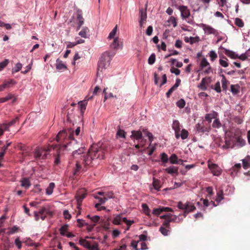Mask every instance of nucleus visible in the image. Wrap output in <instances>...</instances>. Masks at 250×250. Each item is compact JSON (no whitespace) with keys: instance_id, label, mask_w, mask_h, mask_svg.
<instances>
[{"instance_id":"obj_1","label":"nucleus","mask_w":250,"mask_h":250,"mask_svg":"<svg viewBox=\"0 0 250 250\" xmlns=\"http://www.w3.org/2000/svg\"><path fill=\"white\" fill-rule=\"evenodd\" d=\"M84 148H79L73 152V155L77 159L74 175H77L81 171H85L88 167H92L97 163L98 160L104 158L106 149L104 146L93 144L86 153H84Z\"/></svg>"},{"instance_id":"obj_2","label":"nucleus","mask_w":250,"mask_h":250,"mask_svg":"<svg viewBox=\"0 0 250 250\" xmlns=\"http://www.w3.org/2000/svg\"><path fill=\"white\" fill-rule=\"evenodd\" d=\"M73 135V131L71 129H68L67 131L63 130L60 131L56 137V141L59 144H53L51 147H53V149H55L57 148V146H58L60 150H62V151H72L75 149L73 151L74 152L78 150L79 148L76 149L78 147L79 145L76 140L74 139ZM72 156L73 158L76 159V161L77 160V159L74 158L73 155Z\"/></svg>"},{"instance_id":"obj_3","label":"nucleus","mask_w":250,"mask_h":250,"mask_svg":"<svg viewBox=\"0 0 250 250\" xmlns=\"http://www.w3.org/2000/svg\"><path fill=\"white\" fill-rule=\"evenodd\" d=\"M111 58L110 53L107 52L104 53L101 57L98 64V74L99 72H102L108 67L110 64Z\"/></svg>"},{"instance_id":"obj_4","label":"nucleus","mask_w":250,"mask_h":250,"mask_svg":"<svg viewBox=\"0 0 250 250\" xmlns=\"http://www.w3.org/2000/svg\"><path fill=\"white\" fill-rule=\"evenodd\" d=\"M51 145H49V147L47 149L43 147H37L34 152V156L37 160H44L47 157L48 152L51 151V148L53 149Z\"/></svg>"},{"instance_id":"obj_5","label":"nucleus","mask_w":250,"mask_h":250,"mask_svg":"<svg viewBox=\"0 0 250 250\" xmlns=\"http://www.w3.org/2000/svg\"><path fill=\"white\" fill-rule=\"evenodd\" d=\"M53 212L48 209L46 207H43L38 212H34V216L36 221H39L41 218L44 220L47 215L52 216Z\"/></svg>"},{"instance_id":"obj_6","label":"nucleus","mask_w":250,"mask_h":250,"mask_svg":"<svg viewBox=\"0 0 250 250\" xmlns=\"http://www.w3.org/2000/svg\"><path fill=\"white\" fill-rule=\"evenodd\" d=\"M122 222L125 223L127 225V230H128L131 225L134 223L133 220H128L125 217L122 218L121 214L115 216L112 221L113 223L116 225H120Z\"/></svg>"},{"instance_id":"obj_7","label":"nucleus","mask_w":250,"mask_h":250,"mask_svg":"<svg viewBox=\"0 0 250 250\" xmlns=\"http://www.w3.org/2000/svg\"><path fill=\"white\" fill-rule=\"evenodd\" d=\"M208 167L210 170L211 173L215 176H218L222 173L221 169L215 164H210L208 162Z\"/></svg>"},{"instance_id":"obj_8","label":"nucleus","mask_w":250,"mask_h":250,"mask_svg":"<svg viewBox=\"0 0 250 250\" xmlns=\"http://www.w3.org/2000/svg\"><path fill=\"white\" fill-rule=\"evenodd\" d=\"M113 193L112 191L104 193V197H100L97 195L95 196V198L99 200L101 204H104L109 199L113 198Z\"/></svg>"},{"instance_id":"obj_9","label":"nucleus","mask_w":250,"mask_h":250,"mask_svg":"<svg viewBox=\"0 0 250 250\" xmlns=\"http://www.w3.org/2000/svg\"><path fill=\"white\" fill-rule=\"evenodd\" d=\"M86 193L83 189H81L77 193L76 198L77 199V204L79 206L82 205L83 200L85 198Z\"/></svg>"},{"instance_id":"obj_10","label":"nucleus","mask_w":250,"mask_h":250,"mask_svg":"<svg viewBox=\"0 0 250 250\" xmlns=\"http://www.w3.org/2000/svg\"><path fill=\"white\" fill-rule=\"evenodd\" d=\"M139 16L140 18L139 23L140 26L142 27L144 22L146 20L147 14L146 10H144L143 8H140L139 10Z\"/></svg>"},{"instance_id":"obj_11","label":"nucleus","mask_w":250,"mask_h":250,"mask_svg":"<svg viewBox=\"0 0 250 250\" xmlns=\"http://www.w3.org/2000/svg\"><path fill=\"white\" fill-rule=\"evenodd\" d=\"M211 80L210 77H205L202 79L201 83L198 85L202 90H206L207 89V85L210 83Z\"/></svg>"},{"instance_id":"obj_12","label":"nucleus","mask_w":250,"mask_h":250,"mask_svg":"<svg viewBox=\"0 0 250 250\" xmlns=\"http://www.w3.org/2000/svg\"><path fill=\"white\" fill-rule=\"evenodd\" d=\"M179 9L181 12V16L183 19H186L190 16L189 10L187 6L184 5L180 6L179 7Z\"/></svg>"},{"instance_id":"obj_13","label":"nucleus","mask_w":250,"mask_h":250,"mask_svg":"<svg viewBox=\"0 0 250 250\" xmlns=\"http://www.w3.org/2000/svg\"><path fill=\"white\" fill-rule=\"evenodd\" d=\"M246 144V141L242 138L241 136H237L235 138L234 147H242L245 146Z\"/></svg>"},{"instance_id":"obj_14","label":"nucleus","mask_w":250,"mask_h":250,"mask_svg":"<svg viewBox=\"0 0 250 250\" xmlns=\"http://www.w3.org/2000/svg\"><path fill=\"white\" fill-rule=\"evenodd\" d=\"M130 137L132 140H139L143 137L142 132L140 130H132Z\"/></svg>"},{"instance_id":"obj_15","label":"nucleus","mask_w":250,"mask_h":250,"mask_svg":"<svg viewBox=\"0 0 250 250\" xmlns=\"http://www.w3.org/2000/svg\"><path fill=\"white\" fill-rule=\"evenodd\" d=\"M202 27L205 32L208 34L215 35L217 33V31L210 26L203 24Z\"/></svg>"},{"instance_id":"obj_16","label":"nucleus","mask_w":250,"mask_h":250,"mask_svg":"<svg viewBox=\"0 0 250 250\" xmlns=\"http://www.w3.org/2000/svg\"><path fill=\"white\" fill-rule=\"evenodd\" d=\"M169 215L170 216H169L168 220L164 221V222H163V225L168 229H170V223L172 222H175L177 219V216L176 215H173L170 213H169Z\"/></svg>"},{"instance_id":"obj_17","label":"nucleus","mask_w":250,"mask_h":250,"mask_svg":"<svg viewBox=\"0 0 250 250\" xmlns=\"http://www.w3.org/2000/svg\"><path fill=\"white\" fill-rule=\"evenodd\" d=\"M196 209V207L192 204L187 202L186 203V208H185V213L188 214L190 212L194 211Z\"/></svg>"},{"instance_id":"obj_18","label":"nucleus","mask_w":250,"mask_h":250,"mask_svg":"<svg viewBox=\"0 0 250 250\" xmlns=\"http://www.w3.org/2000/svg\"><path fill=\"white\" fill-rule=\"evenodd\" d=\"M196 127L197 131L199 132L204 133L206 132H209V128L204 126L201 124L199 123L196 125Z\"/></svg>"},{"instance_id":"obj_19","label":"nucleus","mask_w":250,"mask_h":250,"mask_svg":"<svg viewBox=\"0 0 250 250\" xmlns=\"http://www.w3.org/2000/svg\"><path fill=\"white\" fill-rule=\"evenodd\" d=\"M217 116V113L215 111H213L211 113L207 114L205 115V120L208 121L209 123H211L212 119H216Z\"/></svg>"},{"instance_id":"obj_20","label":"nucleus","mask_w":250,"mask_h":250,"mask_svg":"<svg viewBox=\"0 0 250 250\" xmlns=\"http://www.w3.org/2000/svg\"><path fill=\"white\" fill-rule=\"evenodd\" d=\"M56 68L59 70H65L67 68L66 66L62 63V62L58 59L56 61Z\"/></svg>"},{"instance_id":"obj_21","label":"nucleus","mask_w":250,"mask_h":250,"mask_svg":"<svg viewBox=\"0 0 250 250\" xmlns=\"http://www.w3.org/2000/svg\"><path fill=\"white\" fill-rule=\"evenodd\" d=\"M181 125L178 120H174L172 123V128L175 132H180Z\"/></svg>"},{"instance_id":"obj_22","label":"nucleus","mask_w":250,"mask_h":250,"mask_svg":"<svg viewBox=\"0 0 250 250\" xmlns=\"http://www.w3.org/2000/svg\"><path fill=\"white\" fill-rule=\"evenodd\" d=\"M243 167L245 169H247L250 167V156H247L245 159L242 160Z\"/></svg>"},{"instance_id":"obj_23","label":"nucleus","mask_w":250,"mask_h":250,"mask_svg":"<svg viewBox=\"0 0 250 250\" xmlns=\"http://www.w3.org/2000/svg\"><path fill=\"white\" fill-rule=\"evenodd\" d=\"M21 182V186L26 188H28L31 186L29 180L26 178H23Z\"/></svg>"},{"instance_id":"obj_24","label":"nucleus","mask_w":250,"mask_h":250,"mask_svg":"<svg viewBox=\"0 0 250 250\" xmlns=\"http://www.w3.org/2000/svg\"><path fill=\"white\" fill-rule=\"evenodd\" d=\"M178 170V168L174 166H171L165 169L166 171L170 174H173L174 173L177 174Z\"/></svg>"},{"instance_id":"obj_25","label":"nucleus","mask_w":250,"mask_h":250,"mask_svg":"<svg viewBox=\"0 0 250 250\" xmlns=\"http://www.w3.org/2000/svg\"><path fill=\"white\" fill-rule=\"evenodd\" d=\"M120 43L119 40L118 38L114 39L112 43L111 44V46L115 49H117L120 48Z\"/></svg>"},{"instance_id":"obj_26","label":"nucleus","mask_w":250,"mask_h":250,"mask_svg":"<svg viewBox=\"0 0 250 250\" xmlns=\"http://www.w3.org/2000/svg\"><path fill=\"white\" fill-rule=\"evenodd\" d=\"M89 30L86 27H84L82 28L81 31L79 32V34L82 37L84 38H87V34L89 32Z\"/></svg>"},{"instance_id":"obj_27","label":"nucleus","mask_w":250,"mask_h":250,"mask_svg":"<svg viewBox=\"0 0 250 250\" xmlns=\"http://www.w3.org/2000/svg\"><path fill=\"white\" fill-rule=\"evenodd\" d=\"M55 188V184L54 183H50L49 186L46 189V194L47 195H51L53 192V189Z\"/></svg>"},{"instance_id":"obj_28","label":"nucleus","mask_w":250,"mask_h":250,"mask_svg":"<svg viewBox=\"0 0 250 250\" xmlns=\"http://www.w3.org/2000/svg\"><path fill=\"white\" fill-rule=\"evenodd\" d=\"M225 54L228 57L233 59H237L238 57V55L237 54L231 51L227 50H226Z\"/></svg>"},{"instance_id":"obj_29","label":"nucleus","mask_w":250,"mask_h":250,"mask_svg":"<svg viewBox=\"0 0 250 250\" xmlns=\"http://www.w3.org/2000/svg\"><path fill=\"white\" fill-rule=\"evenodd\" d=\"M77 20L79 21L78 27L77 30H79L80 27L84 23V19L83 18L81 14H78L77 16Z\"/></svg>"},{"instance_id":"obj_30","label":"nucleus","mask_w":250,"mask_h":250,"mask_svg":"<svg viewBox=\"0 0 250 250\" xmlns=\"http://www.w3.org/2000/svg\"><path fill=\"white\" fill-rule=\"evenodd\" d=\"M159 230L163 235L167 236L169 232V229L166 228L163 225L160 228Z\"/></svg>"},{"instance_id":"obj_31","label":"nucleus","mask_w":250,"mask_h":250,"mask_svg":"<svg viewBox=\"0 0 250 250\" xmlns=\"http://www.w3.org/2000/svg\"><path fill=\"white\" fill-rule=\"evenodd\" d=\"M15 84L16 82L12 79L8 81H5L3 83L5 88L9 87L10 85H14Z\"/></svg>"},{"instance_id":"obj_32","label":"nucleus","mask_w":250,"mask_h":250,"mask_svg":"<svg viewBox=\"0 0 250 250\" xmlns=\"http://www.w3.org/2000/svg\"><path fill=\"white\" fill-rule=\"evenodd\" d=\"M231 142L230 140H226L225 144L222 146V148L224 149H228L229 148H233L234 147V144L231 145Z\"/></svg>"},{"instance_id":"obj_33","label":"nucleus","mask_w":250,"mask_h":250,"mask_svg":"<svg viewBox=\"0 0 250 250\" xmlns=\"http://www.w3.org/2000/svg\"><path fill=\"white\" fill-rule=\"evenodd\" d=\"M178 157L175 154H172L171 155V156L170 157L169 161H170V163H171V164H178L179 161H178Z\"/></svg>"},{"instance_id":"obj_34","label":"nucleus","mask_w":250,"mask_h":250,"mask_svg":"<svg viewBox=\"0 0 250 250\" xmlns=\"http://www.w3.org/2000/svg\"><path fill=\"white\" fill-rule=\"evenodd\" d=\"M143 211L145 214H146L147 216L150 217V209L148 207V206L146 204H143L142 205Z\"/></svg>"},{"instance_id":"obj_35","label":"nucleus","mask_w":250,"mask_h":250,"mask_svg":"<svg viewBox=\"0 0 250 250\" xmlns=\"http://www.w3.org/2000/svg\"><path fill=\"white\" fill-rule=\"evenodd\" d=\"M152 185L154 188L157 190H159L161 188L159 181L154 178H153Z\"/></svg>"},{"instance_id":"obj_36","label":"nucleus","mask_w":250,"mask_h":250,"mask_svg":"<svg viewBox=\"0 0 250 250\" xmlns=\"http://www.w3.org/2000/svg\"><path fill=\"white\" fill-rule=\"evenodd\" d=\"M79 243L83 246V247H84L85 248H87V249H88V248L89 247V246L91 244L90 242L84 240V239H80L79 240Z\"/></svg>"},{"instance_id":"obj_37","label":"nucleus","mask_w":250,"mask_h":250,"mask_svg":"<svg viewBox=\"0 0 250 250\" xmlns=\"http://www.w3.org/2000/svg\"><path fill=\"white\" fill-rule=\"evenodd\" d=\"M222 79L221 80L223 89L226 90L227 88L228 81L227 80L225 76L224 75L222 76Z\"/></svg>"},{"instance_id":"obj_38","label":"nucleus","mask_w":250,"mask_h":250,"mask_svg":"<svg viewBox=\"0 0 250 250\" xmlns=\"http://www.w3.org/2000/svg\"><path fill=\"white\" fill-rule=\"evenodd\" d=\"M57 148H58V154L57 157L55 158V161H54V164L56 165H58L60 163V156L61 155V152L62 151V150H60L59 149V146H57Z\"/></svg>"},{"instance_id":"obj_39","label":"nucleus","mask_w":250,"mask_h":250,"mask_svg":"<svg viewBox=\"0 0 250 250\" xmlns=\"http://www.w3.org/2000/svg\"><path fill=\"white\" fill-rule=\"evenodd\" d=\"M68 225H64L62 226L60 229V233L62 236L65 235V232H67L68 230Z\"/></svg>"},{"instance_id":"obj_40","label":"nucleus","mask_w":250,"mask_h":250,"mask_svg":"<svg viewBox=\"0 0 250 250\" xmlns=\"http://www.w3.org/2000/svg\"><path fill=\"white\" fill-rule=\"evenodd\" d=\"M231 91L234 94H236L239 92V86L238 85H231L230 86Z\"/></svg>"},{"instance_id":"obj_41","label":"nucleus","mask_w":250,"mask_h":250,"mask_svg":"<svg viewBox=\"0 0 250 250\" xmlns=\"http://www.w3.org/2000/svg\"><path fill=\"white\" fill-rule=\"evenodd\" d=\"M22 68V64L21 63L18 62L17 63L15 67L13 68L12 70V73H14L15 72H17L19 71Z\"/></svg>"},{"instance_id":"obj_42","label":"nucleus","mask_w":250,"mask_h":250,"mask_svg":"<svg viewBox=\"0 0 250 250\" xmlns=\"http://www.w3.org/2000/svg\"><path fill=\"white\" fill-rule=\"evenodd\" d=\"M162 212H163L162 207H160L159 208H154L152 211V213L154 215L158 216Z\"/></svg>"},{"instance_id":"obj_43","label":"nucleus","mask_w":250,"mask_h":250,"mask_svg":"<svg viewBox=\"0 0 250 250\" xmlns=\"http://www.w3.org/2000/svg\"><path fill=\"white\" fill-rule=\"evenodd\" d=\"M5 99V101L7 102L10 99H12V102L14 103L16 101L17 98L13 94L9 93L7 95V96L4 97Z\"/></svg>"},{"instance_id":"obj_44","label":"nucleus","mask_w":250,"mask_h":250,"mask_svg":"<svg viewBox=\"0 0 250 250\" xmlns=\"http://www.w3.org/2000/svg\"><path fill=\"white\" fill-rule=\"evenodd\" d=\"M212 126L213 127L217 128H220L221 126V123H220L219 119L216 118L212 124Z\"/></svg>"},{"instance_id":"obj_45","label":"nucleus","mask_w":250,"mask_h":250,"mask_svg":"<svg viewBox=\"0 0 250 250\" xmlns=\"http://www.w3.org/2000/svg\"><path fill=\"white\" fill-rule=\"evenodd\" d=\"M117 30V25H116L114 28L113 29V30L111 31V32L109 33L108 38L109 39H112L114 38L115 35L116 34Z\"/></svg>"},{"instance_id":"obj_46","label":"nucleus","mask_w":250,"mask_h":250,"mask_svg":"<svg viewBox=\"0 0 250 250\" xmlns=\"http://www.w3.org/2000/svg\"><path fill=\"white\" fill-rule=\"evenodd\" d=\"M223 58L225 60L220 59V60H219L220 64L223 67H226L229 65V63L227 62V61H228V59L225 57H223Z\"/></svg>"},{"instance_id":"obj_47","label":"nucleus","mask_w":250,"mask_h":250,"mask_svg":"<svg viewBox=\"0 0 250 250\" xmlns=\"http://www.w3.org/2000/svg\"><path fill=\"white\" fill-rule=\"evenodd\" d=\"M188 131L185 129H183L181 130V138L183 140L186 139L188 138Z\"/></svg>"},{"instance_id":"obj_48","label":"nucleus","mask_w":250,"mask_h":250,"mask_svg":"<svg viewBox=\"0 0 250 250\" xmlns=\"http://www.w3.org/2000/svg\"><path fill=\"white\" fill-rule=\"evenodd\" d=\"M88 249L89 250H100L97 243H91Z\"/></svg>"},{"instance_id":"obj_49","label":"nucleus","mask_w":250,"mask_h":250,"mask_svg":"<svg viewBox=\"0 0 250 250\" xmlns=\"http://www.w3.org/2000/svg\"><path fill=\"white\" fill-rule=\"evenodd\" d=\"M79 104L80 107L81 113L83 115L86 109V104L83 102H80L79 103Z\"/></svg>"},{"instance_id":"obj_50","label":"nucleus","mask_w":250,"mask_h":250,"mask_svg":"<svg viewBox=\"0 0 250 250\" xmlns=\"http://www.w3.org/2000/svg\"><path fill=\"white\" fill-rule=\"evenodd\" d=\"M185 104L186 102L183 99H180L176 103L177 106L180 108H183L185 106Z\"/></svg>"},{"instance_id":"obj_51","label":"nucleus","mask_w":250,"mask_h":250,"mask_svg":"<svg viewBox=\"0 0 250 250\" xmlns=\"http://www.w3.org/2000/svg\"><path fill=\"white\" fill-rule=\"evenodd\" d=\"M17 147L18 148H19L20 150L22 151H25L26 153L27 152L28 147H27L24 144H22L21 143H20L18 145Z\"/></svg>"},{"instance_id":"obj_52","label":"nucleus","mask_w":250,"mask_h":250,"mask_svg":"<svg viewBox=\"0 0 250 250\" xmlns=\"http://www.w3.org/2000/svg\"><path fill=\"white\" fill-rule=\"evenodd\" d=\"M87 217L91 219V221L92 222L93 224H96V223H97L100 220V217L97 215H95L92 217H90V215H88Z\"/></svg>"},{"instance_id":"obj_53","label":"nucleus","mask_w":250,"mask_h":250,"mask_svg":"<svg viewBox=\"0 0 250 250\" xmlns=\"http://www.w3.org/2000/svg\"><path fill=\"white\" fill-rule=\"evenodd\" d=\"M155 55L154 53H153L149 57L148 60V63L149 64L152 65L155 62Z\"/></svg>"},{"instance_id":"obj_54","label":"nucleus","mask_w":250,"mask_h":250,"mask_svg":"<svg viewBox=\"0 0 250 250\" xmlns=\"http://www.w3.org/2000/svg\"><path fill=\"white\" fill-rule=\"evenodd\" d=\"M223 198H224L223 192L222 190H221L217 193V198H216V200L217 202H219L221 200H222L223 199Z\"/></svg>"},{"instance_id":"obj_55","label":"nucleus","mask_w":250,"mask_h":250,"mask_svg":"<svg viewBox=\"0 0 250 250\" xmlns=\"http://www.w3.org/2000/svg\"><path fill=\"white\" fill-rule=\"evenodd\" d=\"M235 24L239 27H242L244 26V22L242 20L238 18L235 19Z\"/></svg>"},{"instance_id":"obj_56","label":"nucleus","mask_w":250,"mask_h":250,"mask_svg":"<svg viewBox=\"0 0 250 250\" xmlns=\"http://www.w3.org/2000/svg\"><path fill=\"white\" fill-rule=\"evenodd\" d=\"M210 60L214 61L217 57V55L214 51L211 50L209 52Z\"/></svg>"},{"instance_id":"obj_57","label":"nucleus","mask_w":250,"mask_h":250,"mask_svg":"<svg viewBox=\"0 0 250 250\" xmlns=\"http://www.w3.org/2000/svg\"><path fill=\"white\" fill-rule=\"evenodd\" d=\"M9 63V60L5 59L4 61L0 62V71L2 70L4 67H5Z\"/></svg>"},{"instance_id":"obj_58","label":"nucleus","mask_w":250,"mask_h":250,"mask_svg":"<svg viewBox=\"0 0 250 250\" xmlns=\"http://www.w3.org/2000/svg\"><path fill=\"white\" fill-rule=\"evenodd\" d=\"M85 226H87L86 229L88 232L91 231L94 227L96 226L95 224H89L88 223H85Z\"/></svg>"},{"instance_id":"obj_59","label":"nucleus","mask_w":250,"mask_h":250,"mask_svg":"<svg viewBox=\"0 0 250 250\" xmlns=\"http://www.w3.org/2000/svg\"><path fill=\"white\" fill-rule=\"evenodd\" d=\"M161 161L164 163H167L168 161V156L165 153H162L161 154Z\"/></svg>"},{"instance_id":"obj_60","label":"nucleus","mask_w":250,"mask_h":250,"mask_svg":"<svg viewBox=\"0 0 250 250\" xmlns=\"http://www.w3.org/2000/svg\"><path fill=\"white\" fill-rule=\"evenodd\" d=\"M18 230V227H17V226H14L12 228L9 229V231H8V233L9 234H14V233L16 232Z\"/></svg>"},{"instance_id":"obj_61","label":"nucleus","mask_w":250,"mask_h":250,"mask_svg":"<svg viewBox=\"0 0 250 250\" xmlns=\"http://www.w3.org/2000/svg\"><path fill=\"white\" fill-rule=\"evenodd\" d=\"M214 90L218 93H220L221 91L220 87V83L219 82H217L214 85Z\"/></svg>"},{"instance_id":"obj_62","label":"nucleus","mask_w":250,"mask_h":250,"mask_svg":"<svg viewBox=\"0 0 250 250\" xmlns=\"http://www.w3.org/2000/svg\"><path fill=\"white\" fill-rule=\"evenodd\" d=\"M170 72L172 73H174L176 75H179L180 73V70L179 69L176 68L174 67H172L171 68Z\"/></svg>"},{"instance_id":"obj_63","label":"nucleus","mask_w":250,"mask_h":250,"mask_svg":"<svg viewBox=\"0 0 250 250\" xmlns=\"http://www.w3.org/2000/svg\"><path fill=\"white\" fill-rule=\"evenodd\" d=\"M139 243V242L136 241L135 240H132L131 243V246L135 250H139L137 248L138 244Z\"/></svg>"},{"instance_id":"obj_64","label":"nucleus","mask_w":250,"mask_h":250,"mask_svg":"<svg viewBox=\"0 0 250 250\" xmlns=\"http://www.w3.org/2000/svg\"><path fill=\"white\" fill-rule=\"evenodd\" d=\"M15 244L19 249H20L21 248V242L20 241L19 237H18L15 239Z\"/></svg>"}]
</instances>
